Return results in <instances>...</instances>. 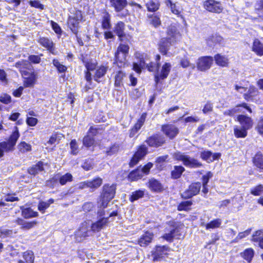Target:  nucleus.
I'll list each match as a JSON object with an SVG mask.
<instances>
[{"instance_id":"f257e3e1","label":"nucleus","mask_w":263,"mask_h":263,"mask_svg":"<svg viewBox=\"0 0 263 263\" xmlns=\"http://www.w3.org/2000/svg\"><path fill=\"white\" fill-rule=\"evenodd\" d=\"M173 156L175 160L182 161L183 164L186 167L197 168L201 167L202 165L197 159L191 158L180 152L175 153Z\"/></svg>"},{"instance_id":"f03ea898","label":"nucleus","mask_w":263,"mask_h":263,"mask_svg":"<svg viewBox=\"0 0 263 263\" xmlns=\"http://www.w3.org/2000/svg\"><path fill=\"white\" fill-rule=\"evenodd\" d=\"M116 193V185H105L103 186V192L101 196L99 204L103 208L107 206L108 202L114 197Z\"/></svg>"},{"instance_id":"7ed1b4c3","label":"nucleus","mask_w":263,"mask_h":263,"mask_svg":"<svg viewBox=\"0 0 263 263\" xmlns=\"http://www.w3.org/2000/svg\"><path fill=\"white\" fill-rule=\"evenodd\" d=\"M129 47L127 45L120 44L115 53L116 62L119 67L124 66L126 62V57L128 53Z\"/></svg>"},{"instance_id":"20e7f679","label":"nucleus","mask_w":263,"mask_h":263,"mask_svg":"<svg viewBox=\"0 0 263 263\" xmlns=\"http://www.w3.org/2000/svg\"><path fill=\"white\" fill-rule=\"evenodd\" d=\"M172 68V65L170 63L165 62L161 66H159L157 71L155 75V81L157 84L159 81L167 78Z\"/></svg>"},{"instance_id":"39448f33","label":"nucleus","mask_w":263,"mask_h":263,"mask_svg":"<svg viewBox=\"0 0 263 263\" xmlns=\"http://www.w3.org/2000/svg\"><path fill=\"white\" fill-rule=\"evenodd\" d=\"M89 222L84 221L82 222L75 233V238L78 241H81L89 236L90 228Z\"/></svg>"},{"instance_id":"423d86ee","label":"nucleus","mask_w":263,"mask_h":263,"mask_svg":"<svg viewBox=\"0 0 263 263\" xmlns=\"http://www.w3.org/2000/svg\"><path fill=\"white\" fill-rule=\"evenodd\" d=\"M213 62V57H201L197 61V68L200 71H205L211 68Z\"/></svg>"},{"instance_id":"0eeeda50","label":"nucleus","mask_w":263,"mask_h":263,"mask_svg":"<svg viewBox=\"0 0 263 263\" xmlns=\"http://www.w3.org/2000/svg\"><path fill=\"white\" fill-rule=\"evenodd\" d=\"M21 72L24 78V86L27 87H31L35 84L37 76L33 72H29L26 70H21Z\"/></svg>"},{"instance_id":"6e6552de","label":"nucleus","mask_w":263,"mask_h":263,"mask_svg":"<svg viewBox=\"0 0 263 263\" xmlns=\"http://www.w3.org/2000/svg\"><path fill=\"white\" fill-rule=\"evenodd\" d=\"M204 8L208 11L220 13L222 10V7L219 2L215 0H206L203 3Z\"/></svg>"},{"instance_id":"1a4fd4ad","label":"nucleus","mask_w":263,"mask_h":263,"mask_svg":"<svg viewBox=\"0 0 263 263\" xmlns=\"http://www.w3.org/2000/svg\"><path fill=\"white\" fill-rule=\"evenodd\" d=\"M145 66L147 68L148 71H154L158 68L159 64L158 63L157 65L156 66L155 64L154 63H146L145 61L141 60L140 61L139 64L138 63L134 64L133 69L137 73H140L141 71V68H143Z\"/></svg>"},{"instance_id":"9d476101","label":"nucleus","mask_w":263,"mask_h":263,"mask_svg":"<svg viewBox=\"0 0 263 263\" xmlns=\"http://www.w3.org/2000/svg\"><path fill=\"white\" fill-rule=\"evenodd\" d=\"M181 34L177 30L176 27L174 25L170 26L167 30V37L171 42L174 43L181 39Z\"/></svg>"},{"instance_id":"9b49d317","label":"nucleus","mask_w":263,"mask_h":263,"mask_svg":"<svg viewBox=\"0 0 263 263\" xmlns=\"http://www.w3.org/2000/svg\"><path fill=\"white\" fill-rule=\"evenodd\" d=\"M201 188V183L199 182L192 183L187 190L184 191L182 194V197L183 198H190L197 195Z\"/></svg>"},{"instance_id":"f8f14e48","label":"nucleus","mask_w":263,"mask_h":263,"mask_svg":"<svg viewBox=\"0 0 263 263\" xmlns=\"http://www.w3.org/2000/svg\"><path fill=\"white\" fill-rule=\"evenodd\" d=\"M72 176L70 173H66V174L61 176L60 174H57L53 176L50 181H48V185H49V182L52 183L53 186L55 183L59 181L61 185H64L68 182L72 181Z\"/></svg>"},{"instance_id":"ddd939ff","label":"nucleus","mask_w":263,"mask_h":263,"mask_svg":"<svg viewBox=\"0 0 263 263\" xmlns=\"http://www.w3.org/2000/svg\"><path fill=\"white\" fill-rule=\"evenodd\" d=\"M161 130L165 136L171 139H174L179 133L178 127L173 124H165L162 125Z\"/></svg>"},{"instance_id":"4468645a","label":"nucleus","mask_w":263,"mask_h":263,"mask_svg":"<svg viewBox=\"0 0 263 263\" xmlns=\"http://www.w3.org/2000/svg\"><path fill=\"white\" fill-rule=\"evenodd\" d=\"M168 251L169 248L166 246H157L155 252L152 254L153 260L157 261L162 260Z\"/></svg>"},{"instance_id":"2eb2a0df","label":"nucleus","mask_w":263,"mask_h":263,"mask_svg":"<svg viewBox=\"0 0 263 263\" xmlns=\"http://www.w3.org/2000/svg\"><path fill=\"white\" fill-rule=\"evenodd\" d=\"M147 153V147L144 145L140 146L130 162V165L133 166L136 165L141 159L143 158Z\"/></svg>"},{"instance_id":"dca6fc26","label":"nucleus","mask_w":263,"mask_h":263,"mask_svg":"<svg viewBox=\"0 0 263 263\" xmlns=\"http://www.w3.org/2000/svg\"><path fill=\"white\" fill-rule=\"evenodd\" d=\"M102 184V179L100 178H96L92 181H87L80 183L79 187L83 189L90 187L96 189L99 187Z\"/></svg>"},{"instance_id":"f3484780","label":"nucleus","mask_w":263,"mask_h":263,"mask_svg":"<svg viewBox=\"0 0 263 263\" xmlns=\"http://www.w3.org/2000/svg\"><path fill=\"white\" fill-rule=\"evenodd\" d=\"M108 217H103L99 219L97 221L91 224V230L93 232H99L101 230L106 227L108 222Z\"/></svg>"},{"instance_id":"a211bd4d","label":"nucleus","mask_w":263,"mask_h":263,"mask_svg":"<svg viewBox=\"0 0 263 263\" xmlns=\"http://www.w3.org/2000/svg\"><path fill=\"white\" fill-rule=\"evenodd\" d=\"M221 156V154L219 153H212L210 151H204L201 153L200 157L208 162H213L215 160L218 159Z\"/></svg>"},{"instance_id":"6ab92c4d","label":"nucleus","mask_w":263,"mask_h":263,"mask_svg":"<svg viewBox=\"0 0 263 263\" xmlns=\"http://www.w3.org/2000/svg\"><path fill=\"white\" fill-rule=\"evenodd\" d=\"M237 120L240 123L241 127L248 130L253 126V121L251 118L245 115H239Z\"/></svg>"},{"instance_id":"aec40b11","label":"nucleus","mask_w":263,"mask_h":263,"mask_svg":"<svg viewBox=\"0 0 263 263\" xmlns=\"http://www.w3.org/2000/svg\"><path fill=\"white\" fill-rule=\"evenodd\" d=\"M153 238V234L149 231L145 232L139 239L138 244L141 247L147 246Z\"/></svg>"},{"instance_id":"412c9836","label":"nucleus","mask_w":263,"mask_h":263,"mask_svg":"<svg viewBox=\"0 0 263 263\" xmlns=\"http://www.w3.org/2000/svg\"><path fill=\"white\" fill-rule=\"evenodd\" d=\"M214 59L216 65L222 67H227L229 66V59L225 55H222L221 54H217L214 56L213 60Z\"/></svg>"},{"instance_id":"4be33fe9","label":"nucleus","mask_w":263,"mask_h":263,"mask_svg":"<svg viewBox=\"0 0 263 263\" xmlns=\"http://www.w3.org/2000/svg\"><path fill=\"white\" fill-rule=\"evenodd\" d=\"M146 142L150 146L158 147L164 142V140L161 136H154L148 138Z\"/></svg>"},{"instance_id":"5701e85b","label":"nucleus","mask_w":263,"mask_h":263,"mask_svg":"<svg viewBox=\"0 0 263 263\" xmlns=\"http://www.w3.org/2000/svg\"><path fill=\"white\" fill-rule=\"evenodd\" d=\"M41 45L46 48L52 54H54V47L52 41L48 38L42 37L39 40Z\"/></svg>"},{"instance_id":"b1692460","label":"nucleus","mask_w":263,"mask_h":263,"mask_svg":"<svg viewBox=\"0 0 263 263\" xmlns=\"http://www.w3.org/2000/svg\"><path fill=\"white\" fill-rule=\"evenodd\" d=\"M14 222L18 225L20 226L21 229L29 230L34 227L37 223V221H33L28 222L21 218H17L15 220Z\"/></svg>"},{"instance_id":"393cba45","label":"nucleus","mask_w":263,"mask_h":263,"mask_svg":"<svg viewBox=\"0 0 263 263\" xmlns=\"http://www.w3.org/2000/svg\"><path fill=\"white\" fill-rule=\"evenodd\" d=\"M252 50L259 56L263 55V44L257 39H255L253 43Z\"/></svg>"},{"instance_id":"a878e982","label":"nucleus","mask_w":263,"mask_h":263,"mask_svg":"<svg viewBox=\"0 0 263 263\" xmlns=\"http://www.w3.org/2000/svg\"><path fill=\"white\" fill-rule=\"evenodd\" d=\"M173 43L165 38H162L160 40L159 44V49L160 52L163 54H166L167 51L169 50L170 46Z\"/></svg>"},{"instance_id":"bb28decb","label":"nucleus","mask_w":263,"mask_h":263,"mask_svg":"<svg viewBox=\"0 0 263 263\" xmlns=\"http://www.w3.org/2000/svg\"><path fill=\"white\" fill-rule=\"evenodd\" d=\"M252 241L258 243L259 247L263 249V230L256 231L252 235Z\"/></svg>"},{"instance_id":"cd10ccee","label":"nucleus","mask_w":263,"mask_h":263,"mask_svg":"<svg viewBox=\"0 0 263 263\" xmlns=\"http://www.w3.org/2000/svg\"><path fill=\"white\" fill-rule=\"evenodd\" d=\"M108 68V66L105 65L98 66L93 76L94 80L99 82V79L103 77L106 74Z\"/></svg>"},{"instance_id":"c85d7f7f","label":"nucleus","mask_w":263,"mask_h":263,"mask_svg":"<svg viewBox=\"0 0 263 263\" xmlns=\"http://www.w3.org/2000/svg\"><path fill=\"white\" fill-rule=\"evenodd\" d=\"M20 137V134L17 128L15 127V130L11 135L7 144L9 145V148L12 151L14 146Z\"/></svg>"},{"instance_id":"c756f323","label":"nucleus","mask_w":263,"mask_h":263,"mask_svg":"<svg viewBox=\"0 0 263 263\" xmlns=\"http://www.w3.org/2000/svg\"><path fill=\"white\" fill-rule=\"evenodd\" d=\"M81 20L74 19V17H69L68 25L73 33L77 34L79 27V23Z\"/></svg>"},{"instance_id":"7c9ffc66","label":"nucleus","mask_w":263,"mask_h":263,"mask_svg":"<svg viewBox=\"0 0 263 263\" xmlns=\"http://www.w3.org/2000/svg\"><path fill=\"white\" fill-rule=\"evenodd\" d=\"M149 189L154 192H160L162 189V184L157 180L151 179L148 183Z\"/></svg>"},{"instance_id":"2f4dec72","label":"nucleus","mask_w":263,"mask_h":263,"mask_svg":"<svg viewBox=\"0 0 263 263\" xmlns=\"http://www.w3.org/2000/svg\"><path fill=\"white\" fill-rule=\"evenodd\" d=\"M258 93V90L253 86H250L247 92L243 94L244 99L247 101H250L252 98L257 96Z\"/></svg>"},{"instance_id":"473e14b6","label":"nucleus","mask_w":263,"mask_h":263,"mask_svg":"<svg viewBox=\"0 0 263 263\" xmlns=\"http://www.w3.org/2000/svg\"><path fill=\"white\" fill-rule=\"evenodd\" d=\"M23 258L24 260H20L18 263H33L34 254L32 251H27L23 253Z\"/></svg>"},{"instance_id":"72a5a7b5","label":"nucleus","mask_w":263,"mask_h":263,"mask_svg":"<svg viewBox=\"0 0 263 263\" xmlns=\"http://www.w3.org/2000/svg\"><path fill=\"white\" fill-rule=\"evenodd\" d=\"M21 209L22 210V215L25 218L28 219L38 216V213L33 211L30 208H24L21 207Z\"/></svg>"},{"instance_id":"f704fd0d","label":"nucleus","mask_w":263,"mask_h":263,"mask_svg":"<svg viewBox=\"0 0 263 263\" xmlns=\"http://www.w3.org/2000/svg\"><path fill=\"white\" fill-rule=\"evenodd\" d=\"M247 129L242 127L235 126L234 128V134L237 138H245L248 134Z\"/></svg>"},{"instance_id":"c9c22d12","label":"nucleus","mask_w":263,"mask_h":263,"mask_svg":"<svg viewBox=\"0 0 263 263\" xmlns=\"http://www.w3.org/2000/svg\"><path fill=\"white\" fill-rule=\"evenodd\" d=\"M110 3L117 11H120L126 6V0H110Z\"/></svg>"},{"instance_id":"e433bc0d","label":"nucleus","mask_w":263,"mask_h":263,"mask_svg":"<svg viewBox=\"0 0 263 263\" xmlns=\"http://www.w3.org/2000/svg\"><path fill=\"white\" fill-rule=\"evenodd\" d=\"M143 175L142 170L139 167L130 173L128 178L130 181H134L141 178Z\"/></svg>"},{"instance_id":"4c0bfd02","label":"nucleus","mask_w":263,"mask_h":263,"mask_svg":"<svg viewBox=\"0 0 263 263\" xmlns=\"http://www.w3.org/2000/svg\"><path fill=\"white\" fill-rule=\"evenodd\" d=\"M222 221L220 219H215L211 221L209 223L207 224H204L202 223L201 224L202 226H204L206 230H209L210 229H215L220 227Z\"/></svg>"},{"instance_id":"58836bf2","label":"nucleus","mask_w":263,"mask_h":263,"mask_svg":"<svg viewBox=\"0 0 263 263\" xmlns=\"http://www.w3.org/2000/svg\"><path fill=\"white\" fill-rule=\"evenodd\" d=\"M54 202V199H50L47 201H41L38 204V210L42 213H44L45 210L49 207L50 205Z\"/></svg>"},{"instance_id":"ea45409f","label":"nucleus","mask_w":263,"mask_h":263,"mask_svg":"<svg viewBox=\"0 0 263 263\" xmlns=\"http://www.w3.org/2000/svg\"><path fill=\"white\" fill-rule=\"evenodd\" d=\"M144 190H139L133 192L129 197V200L133 202L140 198H142L144 195Z\"/></svg>"},{"instance_id":"a19ab883","label":"nucleus","mask_w":263,"mask_h":263,"mask_svg":"<svg viewBox=\"0 0 263 263\" xmlns=\"http://www.w3.org/2000/svg\"><path fill=\"white\" fill-rule=\"evenodd\" d=\"M125 77V73L123 72L122 70H120L117 72L115 78V85L116 86H120L121 85H122L123 80Z\"/></svg>"},{"instance_id":"79ce46f5","label":"nucleus","mask_w":263,"mask_h":263,"mask_svg":"<svg viewBox=\"0 0 263 263\" xmlns=\"http://www.w3.org/2000/svg\"><path fill=\"white\" fill-rule=\"evenodd\" d=\"M124 24L122 22L118 23L115 27V32L121 38L124 35Z\"/></svg>"},{"instance_id":"37998d69","label":"nucleus","mask_w":263,"mask_h":263,"mask_svg":"<svg viewBox=\"0 0 263 263\" xmlns=\"http://www.w3.org/2000/svg\"><path fill=\"white\" fill-rule=\"evenodd\" d=\"M165 4L169 7L173 13L176 15H179L180 13L179 7L176 3H173L171 0H166Z\"/></svg>"},{"instance_id":"c03bdc74","label":"nucleus","mask_w":263,"mask_h":263,"mask_svg":"<svg viewBox=\"0 0 263 263\" xmlns=\"http://www.w3.org/2000/svg\"><path fill=\"white\" fill-rule=\"evenodd\" d=\"M254 163L259 168L263 169V156L260 153H257L254 157Z\"/></svg>"},{"instance_id":"a18cd8bd","label":"nucleus","mask_w":263,"mask_h":263,"mask_svg":"<svg viewBox=\"0 0 263 263\" xmlns=\"http://www.w3.org/2000/svg\"><path fill=\"white\" fill-rule=\"evenodd\" d=\"M43 170V163L40 162L36 165L30 167L28 170V173L31 175H35Z\"/></svg>"},{"instance_id":"49530a36","label":"nucleus","mask_w":263,"mask_h":263,"mask_svg":"<svg viewBox=\"0 0 263 263\" xmlns=\"http://www.w3.org/2000/svg\"><path fill=\"white\" fill-rule=\"evenodd\" d=\"M222 37L220 35H215L207 40V43L210 46H214V44L221 43Z\"/></svg>"},{"instance_id":"de8ad7c7","label":"nucleus","mask_w":263,"mask_h":263,"mask_svg":"<svg viewBox=\"0 0 263 263\" xmlns=\"http://www.w3.org/2000/svg\"><path fill=\"white\" fill-rule=\"evenodd\" d=\"M184 170V168L181 166H175L174 170L172 172V177L175 179L179 178Z\"/></svg>"},{"instance_id":"09e8293b","label":"nucleus","mask_w":263,"mask_h":263,"mask_svg":"<svg viewBox=\"0 0 263 263\" xmlns=\"http://www.w3.org/2000/svg\"><path fill=\"white\" fill-rule=\"evenodd\" d=\"M254 255V250L251 248H249L244 251L242 256L245 259H246L249 262H250L252 260V259Z\"/></svg>"},{"instance_id":"8fccbe9b","label":"nucleus","mask_w":263,"mask_h":263,"mask_svg":"<svg viewBox=\"0 0 263 263\" xmlns=\"http://www.w3.org/2000/svg\"><path fill=\"white\" fill-rule=\"evenodd\" d=\"M146 7L149 11L155 12L157 11L159 7V4L154 2L153 1H149L146 3Z\"/></svg>"},{"instance_id":"3c124183","label":"nucleus","mask_w":263,"mask_h":263,"mask_svg":"<svg viewBox=\"0 0 263 263\" xmlns=\"http://www.w3.org/2000/svg\"><path fill=\"white\" fill-rule=\"evenodd\" d=\"M18 148L22 153H26L31 150V146L25 142H21L18 145Z\"/></svg>"},{"instance_id":"603ef678","label":"nucleus","mask_w":263,"mask_h":263,"mask_svg":"<svg viewBox=\"0 0 263 263\" xmlns=\"http://www.w3.org/2000/svg\"><path fill=\"white\" fill-rule=\"evenodd\" d=\"M102 27L105 29H108L110 28V16L108 13H105L103 15L102 22Z\"/></svg>"},{"instance_id":"864d4df0","label":"nucleus","mask_w":263,"mask_h":263,"mask_svg":"<svg viewBox=\"0 0 263 263\" xmlns=\"http://www.w3.org/2000/svg\"><path fill=\"white\" fill-rule=\"evenodd\" d=\"M250 193L254 196H260L263 194V185H258L251 189Z\"/></svg>"},{"instance_id":"5fc2aeb1","label":"nucleus","mask_w":263,"mask_h":263,"mask_svg":"<svg viewBox=\"0 0 263 263\" xmlns=\"http://www.w3.org/2000/svg\"><path fill=\"white\" fill-rule=\"evenodd\" d=\"M192 202L190 201H185L181 202L178 206L179 211H188L190 209Z\"/></svg>"},{"instance_id":"6e6d98bb","label":"nucleus","mask_w":263,"mask_h":263,"mask_svg":"<svg viewBox=\"0 0 263 263\" xmlns=\"http://www.w3.org/2000/svg\"><path fill=\"white\" fill-rule=\"evenodd\" d=\"M95 140L92 137L87 135L83 140V145L87 147L92 146L94 144Z\"/></svg>"},{"instance_id":"4d7b16f0","label":"nucleus","mask_w":263,"mask_h":263,"mask_svg":"<svg viewBox=\"0 0 263 263\" xmlns=\"http://www.w3.org/2000/svg\"><path fill=\"white\" fill-rule=\"evenodd\" d=\"M176 232H177V230H171L170 233H166L163 236V238L168 241H172L173 238L179 239V236H177L176 234H174V233Z\"/></svg>"},{"instance_id":"13d9d810","label":"nucleus","mask_w":263,"mask_h":263,"mask_svg":"<svg viewBox=\"0 0 263 263\" xmlns=\"http://www.w3.org/2000/svg\"><path fill=\"white\" fill-rule=\"evenodd\" d=\"M52 63L60 72H64L67 70V67L61 64L58 60H53Z\"/></svg>"},{"instance_id":"bf43d9fd","label":"nucleus","mask_w":263,"mask_h":263,"mask_svg":"<svg viewBox=\"0 0 263 263\" xmlns=\"http://www.w3.org/2000/svg\"><path fill=\"white\" fill-rule=\"evenodd\" d=\"M213 103L210 101H207L205 104L204 105L202 111L204 114H206L209 112H212L213 111Z\"/></svg>"},{"instance_id":"052dcab7","label":"nucleus","mask_w":263,"mask_h":263,"mask_svg":"<svg viewBox=\"0 0 263 263\" xmlns=\"http://www.w3.org/2000/svg\"><path fill=\"white\" fill-rule=\"evenodd\" d=\"M9 148V145L6 142L0 143V158L4 155V152L11 151Z\"/></svg>"},{"instance_id":"680f3d73","label":"nucleus","mask_w":263,"mask_h":263,"mask_svg":"<svg viewBox=\"0 0 263 263\" xmlns=\"http://www.w3.org/2000/svg\"><path fill=\"white\" fill-rule=\"evenodd\" d=\"M151 24L155 27H157L161 25L160 18L156 15H153L151 17Z\"/></svg>"},{"instance_id":"e2e57ef3","label":"nucleus","mask_w":263,"mask_h":263,"mask_svg":"<svg viewBox=\"0 0 263 263\" xmlns=\"http://www.w3.org/2000/svg\"><path fill=\"white\" fill-rule=\"evenodd\" d=\"M69 17H74V19L77 20H81L82 18V15L81 11L74 9L71 12V14Z\"/></svg>"},{"instance_id":"0e129e2a","label":"nucleus","mask_w":263,"mask_h":263,"mask_svg":"<svg viewBox=\"0 0 263 263\" xmlns=\"http://www.w3.org/2000/svg\"><path fill=\"white\" fill-rule=\"evenodd\" d=\"M71 148V152L73 155H76L78 153V146L76 140H73L70 143Z\"/></svg>"},{"instance_id":"69168bd1","label":"nucleus","mask_w":263,"mask_h":263,"mask_svg":"<svg viewBox=\"0 0 263 263\" xmlns=\"http://www.w3.org/2000/svg\"><path fill=\"white\" fill-rule=\"evenodd\" d=\"M255 129L260 135L263 136V118L259 119Z\"/></svg>"},{"instance_id":"338daca9","label":"nucleus","mask_w":263,"mask_h":263,"mask_svg":"<svg viewBox=\"0 0 263 263\" xmlns=\"http://www.w3.org/2000/svg\"><path fill=\"white\" fill-rule=\"evenodd\" d=\"M119 149V146L118 144H114L106 151V153L109 155H111L117 153Z\"/></svg>"},{"instance_id":"774afa93","label":"nucleus","mask_w":263,"mask_h":263,"mask_svg":"<svg viewBox=\"0 0 263 263\" xmlns=\"http://www.w3.org/2000/svg\"><path fill=\"white\" fill-rule=\"evenodd\" d=\"M146 118V113L142 114L141 116L140 117V119L138 120L137 122L135 124V125H137L138 128H141V127L143 126V125L145 121Z\"/></svg>"}]
</instances>
